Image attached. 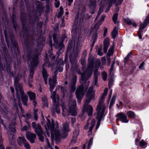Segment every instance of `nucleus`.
I'll return each instance as SVG.
<instances>
[{
    "label": "nucleus",
    "instance_id": "nucleus-1",
    "mask_svg": "<svg viewBox=\"0 0 149 149\" xmlns=\"http://www.w3.org/2000/svg\"><path fill=\"white\" fill-rule=\"evenodd\" d=\"M47 126H45L47 130L51 131V136L52 140H55L56 142H58L61 136L66 137L67 135V133L69 132L70 130L69 127V123H65L63 124L62 133L60 134V131L58 130V123L56 122L54 125L53 120L51 123L49 120L47 119Z\"/></svg>",
    "mask_w": 149,
    "mask_h": 149
},
{
    "label": "nucleus",
    "instance_id": "nucleus-2",
    "mask_svg": "<svg viewBox=\"0 0 149 149\" xmlns=\"http://www.w3.org/2000/svg\"><path fill=\"white\" fill-rule=\"evenodd\" d=\"M108 91L107 88H106L103 94L101 96L100 100L99 101L98 105L96 111L97 113L96 114V117L98 119L96 126V129H97L100 124V122L101 120L102 117L104 112L105 109V106L104 103V99L105 97L107 96Z\"/></svg>",
    "mask_w": 149,
    "mask_h": 149
},
{
    "label": "nucleus",
    "instance_id": "nucleus-3",
    "mask_svg": "<svg viewBox=\"0 0 149 149\" xmlns=\"http://www.w3.org/2000/svg\"><path fill=\"white\" fill-rule=\"evenodd\" d=\"M93 89V86H91L90 87L86 94L87 99L85 101V104L84 106V109H86L89 116H90L92 114L93 111V108L90 105H88V104L94 97L95 92Z\"/></svg>",
    "mask_w": 149,
    "mask_h": 149
},
{
    "label": "nucleus",
    "instance_id": "nucleus-4",
    "mask_svg": "<svg viewBox=\"0 0 149 149\" xmlns=\"http://www.w3.org/2000/svg\"><path fill=\"white\" fill-rule=\"evenodd\" d=\"M69 109L67 111L66 109L65 106L64 104L62 105L61 106L63 109V115L65 116L66 113L68 112V114H69L73 116H75L77 115V109L76 108V102L75 100H70L68 103Z\"/></svg>",
    "mask_w": 149,
    "mask_h": 149
},
{
    "label": "nucleus",
    "instance_id": "nucleus-5",
    "mask_svg": "<svg viewBox=\"0 0 149 149\" xmlns=\"http://www.w3.org/2000/svg\"><path fill=\"white\" fill-rule=\"evenodd\" d=\"M18 82L17 78H16L15 79V86L17 96H19L20 94L23 104L24 105L27 106V102L28 100V97L26 94H24L21 85L20 84H17Z\"/></svg>",
    "mask_w": 149,
    "mask_h": 149
},
{
    "label": "nucleus",
    "instance_id": "nucleus-6",
    "mask_svg": "<svg viewBox=\"0 0 149 149\" xmlns=\"http://www.w3.org/2000/svg\"><path fill=\"white\" fill-rule=\"evenodd\" d=\"M29 63H30V75L28 80L29 83H31L33 82V70L35 66L37 65L38 64V57L37 56L30 58L28 61Z\"/></svg>",
    "mask_w": 149,
    "mask_h": 149
},
{
    "label": "nucleus",
    "instance_id": "nucleus-7",
    "mask_svg": "<svg viewBox=\"0 0 149 149\" xmlns=\"http://www.w3.org/2000/svg\"><path fill=\"white\" fill-rule=\"evenodd\" d=\"M93 65L92 63H91L88 65L86 72L81 74L80 82L81 84H84L86 81L91 76L93 70Z\"/></svg>",
    "mask_w": 149,
    "mask_h": 149
},
{
    "label": "nucleus",
    "instance_id": "nucleus-8",
    "mask_svg": "<svg viewBox=\"0 0 149 149\" xmlns=\"http://www.w3.org/2000/svg\"><path fill=\"white\" fill-rule=\"evenodd\" d=\"M63 65V61L62 60H59L58 62H56L54 65L52 66L53 69L55 70L54 72L55 74H56V71L61 72L63 71V69L61 67Z\"/></svg>",
    "mask_w": 149,
    "mask_h": 149
},
{
    "label": "nucleus",
    "instance_id": "nucleus-9",
    "mask_svg": "<svg viewBox=\"0 0 149 149\" xmlns=\"http://www.w3.org/2000/svg\"><path fill=\"white\" fill-rule=\"evenodd\" d=\"M95 124V120L93 119H89L88 120L86 124L84 127V129L86 130L88 129V127L90 126L89 130V134L91 133L93 128Z\"/></svg>",
    "mask_w": 149,
    "mask_h": 149
},
{
    "label": "nucleus",
    "instance_id": "nucleus-10",
    "mask_svg": "<svg viewBox=\"0 0 149 149\" xmlns=\"http://www.w3.org/2000/svg\"><path fill=\"white\" fill-rule=\"evenodd\" d=\"M49 62L47 60L44 63L42 67V74L43 78L45 81V83L46 84H47V78L48 76V75L47 74V71L45 69L44 67H49Z\"/></svg>",
    "mask_w": 149,
    "mask_h": 149
},
{
    "label": "nucleus",
    "instance_id": "nucleus-11",
    "mask_svg": "<svg viewBox=\"0 0 149 149\" xmlns=\"http://www.w3.org/2000/svg\"><path fill=\"white\" fill-rule=\"evenodd\" d=\"M117 120H120L124 123H127L129 122L126 115L122 113H118L116 116Z\"/></svg>",
    "mask_w": 149,
    "mask_h": 149
},
{
    "label": "nucleus",
    "instance_id": "nucleus-12",
    "mask_svg": "<svg viewBox=\"0 0 149 149\" xmlns=\"http://www.w3.org/2000/svg\"><path fill=\"white\" fill-rule=\"evenodd\" d=\"M84 86H81L77 88L76 94L77 98L78 99H81L84 95Z\"/></svg>",
    "mask_w": 149,
    "mask_h": 149
},
{
    "label": "nucleus",
    "instance_id": "nucleus-13",
    "mask_svg": "<svg viewBox=\"0 0 149 149\" xmlns=\"http://www.w3.org/2000/svg\"><path fill=\"white\" fill-rule=\"evenodd\" d=\"M51 98L52 99L53 102L56 104H57L59 101V98L58 95L56 94V91L52 93Z\"/></svg>",
    "mask_w": 149,
    "mask_h": 149
},
{
    "label": "nucleus",
    "instance_id": "nucleus-14",
    "mask_svg": "<svg viewBox=\"0 0 149 149\" xmlns=\"http://www.w3.org/2000/svg\"><path fill=\"white\" fill-rule=\"evenodd\" d=\"M56 78L55 77L53 79H50L49 81L50 85V90L51 92H52L56 84Z\"/></svg>",
    "mask_w": 149,
    "mask_h": 149
},
{
    "label": "nucleus",
    "instance_id": "nucleus-15",
    "mask_svg": "<svg viewBox=\"0 0 149 149\" xmlns=\"http://www.w3.org/2000/svg\"><path fill=\"white\" fill-rule=\"evenodd\" d=\"M27 138L31 142L33 143L36 138V136L35 134L31 133V132H28L26 134Z\"/></svg>",
    "mask_w": 149,
    "mask_h": 149
},
{
    "label": "nucleus",
    "instance_id": "nucleus-16",
    "mask_svg": "<svg viewBox=\"0 0 149 149\" xmlns=\"http://www.w3.org/2000/svg\"><path fill=\"white\" fill-rule=\"evenodd\" d=\"M27 94L29 96L30 99L33 101L34 105L35 106L36 104V102L35 101L36 94L33 92L29 91L27 93Z\"/></svg>",
    "mask_w": 149,
    "mask_h": 149
},
{
    "label": "nucleus",
    "instance_id": "nucleus-17",
    "mask_svg": "<svg viewBox=\"0 0 149 149\" xmlns=\"http://www.w3.org/2000/svg\"><path fill=\"white\" fill-rule=\"evenodd\" d=\"M149 22V14L145 19L143 24L140 25L139 31L142 32V30L146 26L147 24Z\"/></svg>",
    "mask_w": 149,
    "mask_h": 149
},
{
    "label": "nucleus",
    "instance_id": "nucleus-18",
    "mask_svg": "<svg viewBox=\"0 0 149 149\" xmlns=\"http://www.w3.org/2000/svg\"><path fill=\"white\" fill-rule=\"evenodd\" d=\"M15 123H13L10 125L9 127V131L8 132V135H9L10 134L13 135L15 132Z\"/></svg>",
    "mask_w": 149,
    "mask_h": 149
},
{
    "label": "nucleus",
    "instance_id": "nucleus-19",
    "mask_svg": "<svg viewBox=\"0 0 149 149\" xmlns=\"http://www.w3.org/2000/svg\"><path fill=\"white\" fill-rule=\"evenodd\" d=\"M36 129H35V132L38 135L39 140L42 142H43L44 139V137L42 135L44 134L43 132L42 131V130H38Z\"/></svg>",
    "mask_w": 149,
    "mask_h": 149
},
{
    "label": "nucleus",
    "instance_id": "nucleus-20",
    "mask_svg": "<svg viewBox=\"0 0 149 149\" xmlns=\"http://www.w3.org/2000/svg\"><path fill=\"white\" fill-rule=\"evenodd\" d=\"M109 45V38H106L104 41V52L106 53Z\"/></svg>",
    "mask_w": 149,
    "mask_h": 149
},
{
    "label": "nucleus",
    "instance_id": "nucleus-21",
    "mask_svg": "<svg viewBox=\"0 0 149 149\" xmlns=\"http://www.w3.org/2000/svg\"><path fill=\"white\" fill-rule=\"evenodd\" d=\"M105 16L106 15H102L100 20L95 25V26L97 29H98L100 26L102 24V22L104 21Z\"/></svg>",
    "mask_w": 149,
    "mask_h": 149
},
{
    "label": "nucleus",
    "instance_id": "nucleus-22",
    "mask_svg": "<svg viewBox=\"0 0 149 149\" xmlns=\"http://www.w3.org/2000/svg\"><path fill=\"white\" fill-rule=\"evenodd\" d=\"M127 116L131 118H134L136 117L135 113L131 111H129L127 112Z\"/></svg>",
    "mask_w": 149,
    "mask_h": 149
},
{
    "label": "nucleus",
    "instance_id": "nucleus-23",
    "mask_svg": "<svg viewBox=\"0 0 149 149\" xmlns=\"http://www.w3.org/2000/svg\"><path fill=\"white\" fill-rule=\"evenodd\" d=\"M26 140L24 137H20L18 140L19 144L21 146L22 144H24L26 142Z\"/></svg>",
    "mask_w": 149,
    "mask_h": 149
},
{
    "label": "nucleus",
    "instance_id": "nucleus-24",
    "mask_svg": "<svg viewBox=\"0 0 149 149\" xmlns=\"http://www.w3.org/2000/svg\"><path fill=\"white\" fill-rule=\"evenodd\" d=\"M117 29L118 28L116 27H115L113 29L112 32L111 33V35L112 38L114 39L117 33Z\"/></svg>",
    "mask_w": 149,
    "mask_h": 149
},
{
    "label": "nucleus",
    "instance_id": "nucleus-25",
    "mask_svg": "<svg viewBox=\"0 0 149 149\" xmlns=\"http://www.w3.org/2000/svg\"><path fill=\"white\" fill-rule=\"evenodd\" d=\"M13 104L15 106L17 107V105L18 104L19 107L21 109V104L20 103V98L19 97H18V99L17 100H14L13 102Z\"/></svg>",
    "mask_w": 149,
    "mask_h": 149
},
{
    "label": "nucleus",
    "instance_id": "nucleus-26",
    "mask_svg": "<svg viewBox=\"0 0 149 149\" xmlns=\"http://www.w3.org/2000/svg\"><path fill=\"white\" fill-rule=\"evenodd\" d=\"M79 133L78 131L75 130L73 132V137L74 139L72 140V142L74 143L76 141V139L77 136H78Z\"/></svg>",
    "mask_w": 149,
    "mask_h": 149
},
{
    "label": "nucleus",
    "instance_id": "nucleus-27",
    "mask_svg": "<svg viewBox=\"0 0 149 149\" xmlns=\"http://www.w3.org/2000/svg\"><path fill=\"white\" fill-rule=\"evenodd\" d=\"M32 126L33 128H34L35 131V129H37V130H41V128L39 124H38L36 125V123L35 122H33L32 123Z\"/></svg>",
    "mask_w": 149,
    "mask_h": 149
},
{
    "label": "nucleus",
    "instance_id": "nucleus-28",
    "mask_svg": "<svg viewBox=\"0 0 149 149\" xmlns=\"http://www.w3.org/2000/svg\"><path fill=\"white\" fill-rule=\"evenodd\" d=\"M116 96L115 95H114L113 96L110 103L109 108H110L112 106L113 104H114L115 100H116Z\"/></svg>",
    "mask_w": 149,
    "mask_h": 149
},
{
    "label": "nucleus",
    "instance_id": "nucleus-29",
    "mask_svg": "<svg viewBox=\"0 0 149 149\" xmlns=\"http://www.w3.org/2000/svg\"><path fill=\"white\" fill-rule=\"evenodd\" d=\"M98 29H97L95 26V27L94 29L93 30L94 31H95V33L94 34L92 38L93 39L94 41H95L97 39V33H96L97 31V30Z\"/></svg>",
    "mask_w": 149,
    "mask_h": 149
},
{
    "label": "nucleus",
    "instance_id": "nucleus-30",
    "mask_svg": "<svg viewBox=\"0 0 149 149\" xmlns=\"http://www.w3.org/2000/svg\"><path fill=\"white\" fill-rule=\"evenodd\" d=\"M113 47H111L110 48L108 53V55L109 56L112 54L113 52Z\"/></svg>",
    "mask_w": 149,
    "mask_h": 149
},
{
    "label": "nucleus",
    "instance_id": "nucleus-31",
    "mask_svg": "<svg viewBox=\"0 0 149 149\" xmlns=\"http://www.w3.org/2000/svg\"><path fill=\"white\" fill-rule=\"evenodd\" d=\"M42 101L43 102V104L45 106L47 107L48 106V101L46 97L45 98L44 100L42 99Z\"/></svg>",
    "mask_w": 149,
    "mask_h": 149
},
{
    "label": "nucleus",
    "instance_id": "nucleus-32",
    "mask_svg": "<svg viewBox=\"0 0 149 149\" xmlns=\"http://www.w3.org/2000/svg\"><path fill=\"white\" fill-rule=\"evenodd\" d=\"M118 15L117 14H115L113 16V20L115 23H116V22Z\"/></svg>",
    "mask_w": 149,
    "mask_h": 149
},
{
    "label": "nucleus",
    "instance_id": "nucleus-33",
    "mask_svg": "<svg viewBox=\"0 0 149 149\" xmlns=\"http://www.w3.org/2000/svg\"><path fill=\"white\" fill-rule=\"evenodd\" d=\"M107 74L106 72H104L102 74V77L103 79L105 81L107 79Z\"/></svg>",
    "mask_w": 149,
    "mask_h": 149
},
{
    "label": "nucleus",
    "instance_id": "nucleus-34",
    "mask_svg": "<svg viewBox=\"0 0 149 149\" xmlns=\"http://www.w3.org/2000/svg\"><path fill=\"white\" fill-rule=\"evenodd\" d=\"M93 138H91L89 141L88 145V149H89V148L92 144Z\"/></svg>",
    "mask_w": 149,
    "mask_h": 149
},
{
    "label": "nucleus",
    "instance_id": "nucleus-35",
    "mask_svg": "<svg viewBox=\"0 0 149 149\" xmlns=\"http://www.w3.org/2000/svg\"><path fill=\"white\" fill-rule=\"evenodd\" d=\"M125 22L128 25L132 24V22L129 19H126L125 20Z\"/></svg>",
    "mask_w": 149,
    "mask_h": 149
},
{
    "label": "nucleus",
    "instance_id": "nucleus-36",
    "mask_svg": "<svg viewBox=\"0 0 149 149\" xmlns=\"http://www.w3.org/2000/svg\"><path fill=\"white\" fill-rule=\"evenodd\" d=\"M146 143L143 140H141L140 143V145L141 146H144L146 145Z\"/></svg>",
    "mask_w": 149,
    "mask_h": 149
},
{
    "label": "nucleus",
    "instance_id": "nucleus-37",
    "mask_svg": "<svg viewBox=\"0 0 149 149\" xmlns=\"http://www.w3.org/2000/svg\"><path fill=\"white\" fill-rule=\"evenodd\" d=\"M145 64V63L144 62H143L142 63H141L140 65L139 68V69H141V70H143L144 69V65Z\"/></svg>",
    "mask_w": 149,
    "mask_h": 149
},
{
    "label": "nucleus",
    "instance_id": "nucleus-38",
    "mask_svg": "<svg viewBox=\"0 0 149 149\" xmlns=\"http://www.w3.org/2000/svg\"><path fill=\"white\" fill-rule=\"evenodd\" d=\"M24 147L27 149H30L29 144L26 142L24 144Z\"/></svg>",
    "mask_w": 149,
    "mask_h": 149
},
{
    "label": "nucleus",
    "instance_id": "nucleus-39",
    "mask_svg": "<svg viewBox=\"0 0 149 149\" xmlns=\"http://www.w3.org/2000/svg\"><path fill=\"white\" fill-rule=\"evenodd\" d=\"M55 7L56 8H58L60 5V2L57 0H55Z\"/></svg>",
    "mask_w": 149,
    "mask_h": 149
},
{
    "label": "nucleus",
    "instance_id": "nucleus-40",
    "mask_svg": "<svg viewBox=\"0 0 149 149\" xmlns=\"http://www.w3.org/2000/svg\"><path fill=\"white\" fill-rule=\"evenodd\" d=\"M131 53H129L125 58L124 60L125 62L128 60V58L130 57L131 56Z\"/></svg>",
    "mask_w": 149,
    "mask_h": 149
},
{
    "label": "nucleus",
    "instance_id": "nucleus-41",
    "mask_svg": "<svg viewBox=\"0 0 149 149\" xmlns=\"http://www.w3.org/2000/svg\"><path fill=\"white\" fill-rule=\"evenodd\" d=\"M77 29H73L72 31V36H74L75 33H76L77 32Z\"/></svg>",
    "mask_w": 149,
    "mask_h": 149
},
{
    "label": "nucleus",
    "instance_id": "nucleus-42",
    "mask_svg": "<svg viewBox=\"0 0 149 149\" xmlns=\"http://www.w3.org/2000/svg\"><path fill=\"white\" fill-rule=\"evenodd\" d=\"M28 130V127L26 126H24L21 128L22 131H27Z\"/></svg>",
    "mask_w": 149,
    "mask_h": 149
},
{
    "label": "nucleus",
    "instance_id": "nucleus-43",
    "mask_svg": "<svg viewBox=\"0 0 149 149\" xmlns=\"http://www.w3.org/2000/svg\"><path fill=\"white\" fill-rule=\"evenodd\" d=\"M55 110L56 113H59L60 112V110L58 106H56L55 107Z\"/></svg>",
    "mask_w": 149,
    "mask_h": 149
},
{
    "label": "nucleus",
    "instance_id": "nucleus-44",
    "mask_svg": "<svg viewBox=\"0 0 149 149\" xmlns=\"http://www.w3.org/2000/svg\"><path fill=\"white\" fill-rule=\"evenodd\" d=\"M107 28H105L104 29V37L106 36V34L107 33Z\"/></svg>",
    "mask_w": 149,
    "mask_h": 149
},
{
    "label": "nucleus",
    "instance_id": "nucleus-45",
    "mask_svg": "<svg viewBox=\"0 0 149 149\" xmlns=\"http://www.w3.org/2000/svg\"><path fill=\"white\" fill-rule=\"evenodd\" d=\"M141 32H141L140 31H139L138 32V36L140 39H142V36H141Z\"/></svg>",
    "mask_w": 149,
    "mask_h": 149
},
{
    "label": "nucleus",
    "instance_id": "nucleus-46",
    "mask_svg": "<svg viewBox=\"0 0 149 149\" xmlns=\"http://www.w3.org/2000/svg\"><path fill=\"white\" fill-rule=\"evenodd\" d=\"M94 81L95 85H97V77H94Z\"/></svg>",
    "mask_w": 149,
    "mask_h": 149
},
{
    "label": "nucleus",
    "instance_id": "nucleus-47",
    "mask_svg": "<svg viewBox=\"0 0 149 149\" xmlns=\"http://www.w3.org/2000/svg\"><path fill=\"white\" fill-rule=\"evenodd\" d=\"M115 63V61H114L113 62V63L111 66L110 69H111V71H112L113 70V66L114 65V64Z\"/></svg>",
    "mask_w": 149,
    "mask_h": 149
},
{
    "label": "nucleus",
    "instance_id": "nucleus-48",
    "mask_svg": "<svg viewBox=\"0 0 149 149\" xmlns=\"http://www.w3.org/2000/svg\"><path fill=\"white\" fill-rule=\"evenodd\" d=\"M101 11H100V10L99 11L98 13V15L96 17V18L95 19V20H96L97 19V18H98V17H99V15H100V14L101 13Z\"/></svg>",
    "mask_w": 149,
    "mask_h": 149
},
{
    "label": "nucleus",
    "instance_id": "nucleus-49",
    "mask_svg": "<svg viewBox=\"0 0 149 149\" xmlns=\"http://www.w3.org/2000/svg\"><path fill=\"white\" fill-rule=\"evenodd\" d=\"M98 54L100 56H102L103 54V53L101 52L100 50H99L98 51Z\"/></svg>",
    "mask_w": 149,
    "mask_h": 149
},
{
    "label": "nucleus",
    "instance_id": "nucleus-50",
    "mask_svg": "<svg viewBox=\"0 0 149 149\" xmlns=\"http://www.w3.org/2000/svg\"><path fill=\"white\" fill-rule=\"evenodd\" d=\"M61 91L64 94V95H65V91H66L65 89V88L63 87H62L61 88Z\"/></svg>",
    "mask_w": 149,
    "mask_h": 149
},
{
    "label": "nucleus",
    "instance_id": "nucleus-51",
    "mask_svg": "<svg viewBox=\"0 0 149 149\" xmlns=\"http://www.w3.org/2000/svg\"><path fill=\"white\" fill-rule=\"evenodd\" d=\"M81 63L82 65H84V64H85L86 62H85V60H84V59L81 60Z\"/></svg>",
    "mask_w": 149,
    "mask_h": 149
},
{
    "label": "nucleus",
    "instance_id": "nucleus-52",
    "mask_svg": "<svg viewBox=\"0 0 149 149\" xmlns=\"http://www.w3.org/2000/svg\"><path fill=\"white\" fill-rule=\"evenodd\" d=\"M23 116L24 117H25L26 118H30V115L27 114L26 115V116H24V115Z\"/></svg>",
    "mask_w": 149,
    "mask_h": 149
},
{
    "label": "nucleus",
    "instance_id": "nucleus-53",
    "mask_svg": "<svg viewBox=\"0 0 149 149\" xmlns=\"http://www.w3.org/2000/svg\"><path fill=\"white\" fill-rule=\"evenodd\" d=\"M123 0H118V2L117 3L118 5L120 4L123 1Z\"/></svg>",
    "mask_w": 149,
    "mask_h": 149
},
{
    "label": "nucleus",
    "instance_id": "nucleus-54",
    "mask_svg": "<svg viewBox=\"0 0 149 149\" xmlns=\"http://www.w3.org/2000/svg\"><path fill=\"white\" fill-rule=\"evenodd\" d=\"M112 90H111L110 91L109 95V100H110V98H111V95H112Z\"/></svg>",
    "mask_w": 149,
    "mask_h": 149
},
{
    "label": "nucleus",
    "instance_id": "nucleus-55",
    "mask_svg": "<svg viewBox=\"0 0 149 149\" xmlns=\"http://www.w3.org/2000/svg\"><path fill=\"white\" fill-rule=\"evenodd\" d=\"M139 141L138 139H136L135 141V143L136 144V145H137L138 144V143L139 142Z\"/></svg>",
    "mask_w": 149,
    "mask_h": 149
},
{
    "label": "nucleus",
    "instance_id": "nucleus-56",
    "mask_svg": "<svg viewBox=\"0 0 149 149\" xmlns=\"http://www.w3.org/2000/svg\"><path fill=\"white\" fill-rule=\"evenodd\" d=\"M132 25L135 27H136L137 26V25L136 24V23H135L134 22H132Z\"/></svg>",
    "mask_w": 149,
    "mask_h": 149
},
{
    "label": "nucleus",
    "instance_id": "nucleus-57",
    "mask_svg": "<svg viewBox=\"0 0 149 149\" xmlns=\"http://www.w3.org/2000/svg\"><path fill=\"white\" fill-rule=\"evenodd\" d=\"M10 90L12 93H13L14 92V88H12V87H10Z\"/></svg>",
    "mask_w": 149,
    "mask_h": 149
},
{
    "label": "nucleus",
    "instance_id": "nucleus-58",
    "mask_svg": "<svg viewBox=\"0 0 149 149\" xmlns=\"http://www.w3.org/2000/svg\"><path fill=\"white\" fill-rule=\"evenodd\" d=\"M34 118L35 120H36L37 119V116L36 114L35 113L34 114Z\"/></svg>",
    "mask_w": 149,
    "mask_h": 149
},
{
    "label": "nucleus",
    "instance_id": "nucleus-59",
    "mask_svg": "<svg viewBox=\"0 0 149 149\" xmlns=\"http://www.w3.org/2000/svg\"><path fill=\"white\" fill-rule=\"evenodd\" d=\"M46 140H47V144L48 147H50V143H49V141L47 139Z\"/></svg>",
    "mask_w": 149,
    "mask_h": 149
},
{
    "label": "nucleus",
    "instance_id": "nucleus-60",
    "mask_svg": "<svg viewBox=\"0 0 149 149\" xmlns=\"http://www.w3.org/2000/svg\"><path fill=\"white\" fill-rule=\"evenodd\" d=\"M72 121L73 123L75 122V118H72Z\"/></svg>",
    "mask_w": 149,
    "mask_h": 149
},
{
    "label": "nucleus",
    "instance_id": "nucleus-61",
    "mask_svg": "<svg viewBox=\"0 0 149 149\" xmlns=\"http://www.w3.org/2000/svg\"><path fill=\"white\" fill-rule=\"evenodd\" d=\"M72 90L71 92H74V91H75V88H74V87H73L72 88Z\"/></svg>",
    "mask_w": 149,
    "mask_h": 149
},
{
    "label": "nucleus",
    "instance_id": "nucleus-62",
    "mask_svg": "<svg viewBox=\"0 0 149 149\" xmlns=\"http://www.w3.org/2000/svg\"><path fill=\"white\" fill-rule=\"evenodd\" d=\"M31 83H28V84H29V87H32V85L31 84Z\"/></svg>",
    "mask_w": 149,
    "mask_h": 149
},
{
    "label": "nucleus",
    "instance_id": "nucleus-63",
    "mask_svg": "<svg viewBox=\"0 0 149 149\" xmlns=\"http://www.w3.org/2000/svg\"><path fill=\"white\" fill-rule=\"evenodd\" d=\"M60 10L61 12H62L63 11V8L61 6L60 7Z\"/></svg>",
    "mask_w": 149,
    "mask_h": 149
},
{
    "label": "nucleus",
    "instance_id": "nucleus-64",
    "mask_svg": "<svg viewBox=\"0 0 149 149\" xmlns=\"http://www.w3.org/2000/svg\"><path fill=\"white\" fill-rule=\"evenodd\" d=\"M107 60L109 62V63H110V61H111V59L110 58H107Z\"/></svg>",
    "mask_w": 149,
    "mask_h": 149
}]
</instances>
